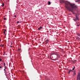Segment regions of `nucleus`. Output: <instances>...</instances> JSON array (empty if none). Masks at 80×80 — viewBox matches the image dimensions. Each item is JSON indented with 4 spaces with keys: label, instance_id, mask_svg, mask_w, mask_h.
Returning <instances> with one entry per match:
<instances>
[{
    "label": "nucleus",
    "instance_id": "1",
    "mask_svg": "<svg viewBox=\"0 0 80 80\" xmlns=\"http://www.w3.org/2000/svg\"><path fill=\"white\" fill-rule=\"evenodd\" d=\"M60 2L61 3H65V7L68 11H72L74 8V3H71L67 1H65L64 0H60Z\"/></svg>",
    "mask_w": 80,
    "mask_h": 80
},
{
    "label": "nucleus",
    "instance_id": "2",
    "mask_svg": "<svg viewBox=\"0 0 80 80\" xmlns=\"http://www.w3.org/2000/svg\"><path fill=\"white\" fill-rule=\"evenodd\" d=\"M77 8V6L75 5L74 4V8L73 9V10H72L71 11H69V12H72L73 14H75V13L74 12H73V11H75V10H76V9Z\"/></svg>",
    "mask_w": 80,
    "mask_h": 80
},
{
    "label": "nucleus",
    "instance_id": "3",
    "mask_svg": "<svg viewBox=\"0 0 80 80\" xmlns=\"http://www.w3.org/2000/svg\"><path fill=\"white\" fill-rule=\"evenodd\" d=\"M55 54H56V55H57V57L55 59H54L53 60H58V54L57 53H56Z\"/></svg>",
    "mask_w": 80,
    "mask_h": 80
},
{
    "label": "nucleus",
    "instance_id": "4",
    "mask_svg": "<svg viewBox=\"0 0 80 80\" xmlns=\"http://www.w3.org/2000/svg\"><path fill=\"white\" fill-rule=\"evenodd\" d=\"M78 79H79V80H80V73H78V74L77 76V80H78Z\"/></svg>",
    "mask_w": 80,
    "mask_h": 80
},
{
    "label": "nucleus",
    "instance_id": "5",
    "mask_svg": "<svg viewBox=\"0 0 80 80\" xmlns=\"http://www.w3.org/2000/svg\"><path fill=\"white\" fill-rule=\"evenodd\" d=\"M76 2H78V3H80V0H76L75 1Z\"/></svg>",
    "mask_w": 80,
    "mask_h": 80
},
{
    "label": "nucleus",
    "instance_id": "6",
    "mask_svg": "<svg viewBox=\"0 0 80 80\" xmlns=\"http://www.w3.org/2000/svg\"><path fill=\"white\" fill-rule=\"evenodd\" d=\"M73 72L72 71V70L70 69L69 71L68 72V75H69V74H70V72Z\"/></svg>",
    "mask_w": 80,
    "mask_h": 80
},
{
    "label": "nucleus",
    "instance_id": "7",
    "mask_svg": "<svg viewBox=\"0 0 80 80\" xmlns=\"http://www.w3.org/2000/svg\"><path fill=\"white\" fill-rule=\"evenodd\" d=\"M73 19L74 20L75 22H77V20H78L77 19H76V18Z\"/></svg>",
    "mask_w": 80,
    "mask_h": 80
},
{
    "label": "nucleus",
    "instance_id": "8",
    "mask_svg": "<svg viewBox=\"0 0 80 80\" xmlns=\"http://www.w3.org/2000/svg\"><path fill=\"white\" fill-rule=\"evenodd\" d=\"M76 19H77L78 20H79V19H78V16L77 15H76Z\"/></svg>",
    "mask_w": 80,
    "mask_h": 80
},
{
    "label": "nucleus",
    "instance_id": "9",
    "mask_svg": "<svg viewBox=\"0 0 80 80\" xmlns=\"http://www.w3.org/2000/svg\"><path fill=\"white\" fill-rule=\"evenodd\" d=\"M42 28V27H40L38 28V30H41Z\"/></svg>",
    "mask_w": 80,
    "mask_h": 80
},
{
    "label": "nucleus",
    "instance_id": "10",
    "mask_svg": "<svg viewBox=\"0 0 80 80\" xmlns=\"http://www.w3.org/2000/svg\"><path fill=\"white\" fill-rule=\"evenodd\" d=\"M4 73H5V75H6V73H7V72H6V70H5V69H4Z\"/></svg>",
    "mask_w": 80,
    "mask_h": 80
},
{
    "label": "nucleus",
    "instance_id": "11",
    "mask_svg": "<svg viewBox=\"0 0 80 80\" xmlns=\"http://www.w3.org/2000/svg\"><path fill=\"white\" fill-rule=\"evenodd\" d=\"M48 5H50V4H51V2H50L49 1L48 2Z\"/></svg>",
    "mask_w": 80,
    "mask_h": 80
},
{
    "label": "nucleus",
    "instance_id": "12",
    "mask_svg": "<svg viewBox=\"0 0 80 80\" xmlns=\"http://www.w3.org/2000/svg\"><path fill=\"white\" fill-rule=\"evenodd\" d=\"M75 75H76V73L74 72L73 74V76H75Z\"/></svg>",
    "mask_w": 80,
    "mask_h": 80
},
{
    "label": "nucleus",
    "instance_id": "13",
    "mask_svg": "<svg viewBox=\"0 0 80 80\" xmlns=\"http://www.w3.org/2000/svg\"><path fill=\"white\" fill-rule=\"evenodd\" d=\"M73 67H74L72 69V70H74L75 69V66H74Z\"/></svg>",
    "mask_w": 80,
    "mask_h": 80
},
{
    "label": "nucleus",
    "instance_id": "14",
    "mask_svg": "<svg viewBox=\"0 0 80 80\" xmlns=\"http://www.w3.org/2000/svg\"><path fill=\"white\" fill-rule=\"evenodd\" d=\"M77 39L78 40H80V38H78Z\"/></svg>",
    "mask_w": 80,
    "mask_h": 80
},
{
    "label": "nucleus",
    "instance_id": "15",
    "mask_svg": "<svg viewBox=\"0 0 80 80\" xmlns=\"http://www.w3.org/2000/svg\"><path fill=\"white\" fill-rule=\"evenodd\" d=\"M45 42H49V41H48V40H45Z\"/></svg>",
    "mask_w": 80,
    "mask_h": 80
},
{
    "label": "nucleus",
    "instance_id": "16",
    "mask_svg": "<svg viewBox=\"0 0 80 80\" xmlns=\"http://www.w3.org/2000/svg\"><path fill=\"white\" fill-rule=\"evenodd\" d=\"M76 62V61H73V62H72L73 63H75Z\"/></svg>",
    "mask_w": 80,
    "mask_h": 80
},
{
    "label": "nucleus",
    "instance_id": "17",
    "mask_svg": "<svg viewBox=\"0 0 80 80\" xmlns=\"http://www.w3.org/2000/svg\"><path fill=\"white\" fill-rule=\"evenodd\" d=\"M4 20H7V18H4Z\"/></svg>",
    "mask_w": 80,
    "mask_h": 80
},
{
    "label": "nucleus",
    "instance_id": "18",
    "mask_svg": "<svg viewBox=\"0 0 80 80\" xmlns=\"http://www.w3.org/2000/svg\"><path fill=\"white\" fill-rule=\"evenodd\" d=\"M45 42L46 43L45 44H47V43H48V42H47V41H45Z\"/></svg>",
    "mask_w": 80,
    "mask_h": 80
},
{
    "label": "nucleus",
    "instance_id": "19",
    "mask_svg": "<svg viewBox=\"0 0 80 80\" xmlns=\"http://www.w3.org/2000/svg\"><path fill=\"white\" fill-rule=\"evenodd\" d=\"M4 68L5 69H7V67L6 66H4Z\"/></svg>",
    "mask_w": 80,
    "mask_h": 80
},
{
    "label": "nucleus",
    "instance_id": "20",
    "mask_svg": "<svg viewBox=\"0 0 80 80\" xmlns=\"http://www.w3.org/2000/svg\"><path fill=\"white\" fill-rule=\"evenodd\" d=\"M4 67L6 66H5V63H4Z\"/></svg>",
    "mask_w": 80,
    "mask_h": 80
},
{
    "label": "nucleus",
    "instance_id": "21",
    "mask_svg": "<svg viewBox=\"0 0 80 80\" xmlns=\"http://www.w3.org/2000/svg\"><path fill=\"white\" fill-rule=\"evenodd\" d=\"M78 36H79V37H80V34L78 33Z\"/></svg>",
    "mask_w": 80,
    "mask_h": 80
},
{
    "label": "nucleus",
    "instance_id": "22",
    "mask_svg": "<svg viewBox=\"0 0 80 80\" xmlns=\"http://www.w3.org/2000/svg\"><path fill=\"white\" fill-rule=\"evenodd\" d=\"M2 59L1 58V59H0V62H1V61H2Z\"/></svg>",
    "mask_w": 80,
    "mask_h": 80
},
{
    "label": "nucleus",
    "instance_id": "23",
    "mask_svg": "<svg viewBox=\"0 0 80 80\" xmlns=\"http://www.w3.org/2000/svg\"><path fill=\"white\" fill-rule=\"evenodd\" d=\"M2 68V66H0V68Z\"/></svg>",
    "mask_w": 80,
    "mask_h": 80
},
{
    "label": "nucleus",
    "instance_id": "24",
    "mask_svg": "<svg viewBox=\"0 0 80 80\" xmlns=\"http://www.w3.org/2000/svg\"><path fill=\"white\" fill-rule=\"evenodd\" d=\"M2 47H4V44L2 45Z\"/></svg>",
    "mask_w": 80,
    "mask_h": 80
},
{
    "label": "nucleus",
    "instance_id": "25",
    "mask_svg": "<svg viewBox=\"0 0 80 80\" xmlns=\"http://www.w3.org/2000/svg\"><path fill=\"white\" fill-rule=\"evenodd\" d=\"M19 22H19V21H18L17 22V23H19Z\"/></svg>",
    "mask_w": 80,
    "mask_h": 80
},
{
    "label": "nucleus",
    "instance_id": "26",
    "mask_svg": "<svg viewBox=\"0 0 80 80\" xmlns=\"http://www.w3.org/2000/svg\"><path fill=\"white\" fill-rule=\"evenodd\" d=\"M3 6H4V4H2V7H3Z\"/></svg>",
    "mask_w": 80,
    "mask_h": 80
},
{
    "label": "nucleus",
    "instance_id": "27",
    "mask_svg": "<svg viewBox=\"0 0 80 80\" xmlns=\"http://www.w3.org/2000/svg\"><path fill=\"white\" fill-rule=\"evenodd\" d=\"M4 34L5 33V31L4 32Z\"/></svg>",
    "mask_w": 80,
    "mask_h": 80
},
{
    "label": "nucleus",
    "instance_id": "28",
    "mask_svg": "<svg viewBox=\"0 0 80 80\" xmlns=\"http://www.w3.org/2000/svg\"><path fill=\"white\" fill-rule=\"evenodd\" d=\"M20 49H19L18 51H20Z\"/></svg>",
    "mask_w": 80,
    "mask_h": 80
},
{
    "label": "nucleus",
    "instance_id": "29",
    "mask_svg": "<svg viewBox=\"0 0 80 80\" xmlns=\"http://www.w3.org/2000/svg\"><path fill=\"white\" fill-rule=\"evenodd\" d=\"M15 17H16V15L14 16Z\"/></svg>",
    "mask_w": 80,
    "mask_h": 80
},
{
    "label": "nucleus",
    "instance_id": "30",
    "mask_svg": "<svg viewBox=\"0 0 80 80\" xmlns=\"http://www.w3.org/2000/svg\"><path fill=\"white\" fill-rule=\"evenodd\" d=\"M3 55H5V54H3Z\"/></svg>",
    "mask_w": 80,
    "mask_h": 80
},
{
    "label": "nucleus",
    "instance_id": "31",
    "mask_svg": "<svg viewBox=\"0 0 80 80\" xmlns=\"http://www.w3.org/2000/svg\"><path fill=\"white\" fill-rule=\"evenodd\" d=\"M77 26H78V27H79V25H78Z\"/></svg>",
    "mask_w": 80,
    "mask_h": 80
},
{
    "label": "nucleus",
    "instance_id": "32",
    "mask_svg": "<svg viewBox=\"0 0 80 80\" xmlns=\"http://www.w3.org/2000/svg\"><path fill=\"white\" fill-rule=\"evenodd\" d=\"M10 47H12V46H10Z\"/></svg>",
    "mask_w": 80,
    "mask_h": 80
},
{
    "label": "nucleus",
    "instance_id": "33",
    "mask_svg": "<svg viewBox=\"0 0 80 80\" xmlns=\"http://www.w3.org/2000/svg\"><path fill=\"white\" fill-rule=\"evenodd\" d=\"M5 31H6V30H5Z\"/></svg>",
    "mask_w": 80,
    "mask_h": 80
},
{
    "label": "nucleus",
    "instance_id": "34",
    "mask_svg": "<svg viewBox=\"0 0 80 80\" xmlns=\"http://www.w3.org/2000/svg\"><path fill=\"white\" fill-rule=\"evenodd\" d=\"M0 41H1V40L0 39Z\"/></svg>",
    "mask_w": 80,
    "mask_h": 80
},
{
    "label": "nucleus",
    "instance_id": "35",
    "mask_svg": "<svg viewBox=\"0 0 80 80\" xmlns=\"http://www.w3.org/2000/svg\"><path fill=\"white\" fill-rule=\"evenodd\" d=\"M72 61H71V62H72Z\"/></svg>",
    "mask_w": 80,
    "mask_h": 80
}]
</instances>
